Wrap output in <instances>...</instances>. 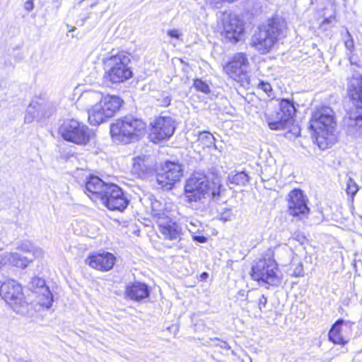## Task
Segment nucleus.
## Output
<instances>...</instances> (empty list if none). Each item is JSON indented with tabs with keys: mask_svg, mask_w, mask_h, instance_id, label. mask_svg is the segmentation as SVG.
I'll return each mask as SVG.
<instances>
[{
	"mask_svg": "<svg viewBox=\"0 0 362 362\" xmlns=\"http://www.w3.org/2000/svg\"><path fill=\"white\" fill-rule=\"evenodd\" d=\"M8 264H11L10 252L0 254V269Z\"/></svg>",
	"mask_w": 362,
	"mask_h": 362,
	"instance_id": "58836bf2",
	"label": "nucleus"
},
{
	"mask_svg": "<svg viewBox=\"0 0 362 362\" xmlns=\"http://www.w3.org/2000/svg\"><path fill=\"white\" fill-rule=\"evenodd\" d=\"M145 127L142 120L127 116L111 125L110 133L115 141L127 144L132 139H137Z\"/></svg>",
	"mask_w": 362,
	"mask_h": 362,
	"instance_id": "39448f33",
	"label": "nucleus"
},
{
	"mask_svg": "<svg viewBox=\"0 0 362 362\" xmlns=\"http://www.w3.org/2000/svg\"><path fill=\"white\" fill-rule=\"evenodd\" d=\"M42 287H47L44 279L38 277H35L32 279L30 288L33 291L34 293H35V291H40Z\"/></svg>",
	"mask_w": 362,
	"mask_h": 362,
	"instance_id": "473e14b6",
	"label": "nucleus"
},
{
	"mask_svg": "<svg viewBox=\"0 0 362 362\" xmlns=\"http://www.w3.org/2000/svg\"><path fill=\"white\" fill-rule=\"evenodd\" d=\"M122 100L115 95H106L103 100L88 110V121L91 125H99L115 115L119 110Z\"/></svg>",
	"mask_w": 362,
	"mask_h": 362,
	"instance_id": "423d86ee",
	"label": "nucleus"
},
{
	"mask_svg": "<svg viewBox=\"0 0 362 362\" xmlns=\"http://www.w3.org/2000/svg\"><path fill=\"white\" fill-rule=\"evenodd\" d=\"M110 185L98 176H91L86 182L85 193L94 202H98L101 200Z\"/></svg>",
	"mask_w": 362,
	"mask_h": 362,
	"instance_id": "aec40b11",
	"label": "nucleus"
},
{
	"mask_svg": "<svg viewBox=\"0 0 362 362\" xmlns=\"http://www.w3.org/2000/svg\"><path fill=\"white\" fill-rule=\"evenodd\" d=\"M295 276H300L303 274V265L301 264H298L294 269L293 274Z\"/></svg>",
	"mask_w": 362,
	"mask_h": 362,
	"instance_id": "c03bdc74",
	"label": "nucleus"
},
{
	"mask_svg": "<svg viewBox=\"0 0 362 362\" xmlns=\"http://www.w3.org/2000/svg\"><path fill=\"white\" fill-rule=\"evenodd\" d=\"M247 300L249 303L257 306L259 312H262L266 308L267 303V297L258 291L249 293L247 296Z\"/></svg>",
	"mask_w": 362,
	"mask_h": 362,
	"instance_id": "cd10ccee",
	"label": "nucleus"
},
{
	"mask_svg": "<svg viewBox=\"0 0 362 362\" xmlns=\"http://www.w3.org/2000/svg\"><path fill=\"white\" fill-rule=\"evenodd\" d=\"M249 61L245 54H235L223 66L224 72L234 81L242 84L249 83Z\"/></svg>",
	"mask_w": 362,
	"mask_h": 362,
	"instance_id": "9b49d317",
	"label": "nucleus"
},
{
	"mask_svg": "<svg viewBox=\"0 0 362 362\" xmlns=\"http://www.w3.org/2000/svg\"><path fill=\"white\" fill-rule=\"evenodd\" d=\"M59 134L64 140L77 145H85L90 140L89 128L74 119L65 120L59 128Z\"/></svg>",
	"mask_w": 362,
	"mask_h": 362,
	"instance_id": "9d476101",
	"label": "nucleus"
},
{
	"mask_svg": "<svg viewBox=\"0 0 362 362\" xmlns=\"http://www.w3.org/2000/svg\"><path fill=\"white\" fill-rule=\"evenodd\" d=\"M46 104L33 100L27 108L25 115V122L31 123L35 118L49 117L45 111Z\"/></svg>",
	"mask_w": 362,
	"mask_h": 362,
	"instance_id": "b1692460",
	"label": "nucleus"
},
{
	"mask_svg": "<svg viewBox=\"0 0 362 362\" xmlns=\"http://www.w3.org/2000/svg\"><path fill=\"white\" fill-rule=\"evenodd\" d=\"M222 187L218 178L210 182L204 174L194 173L185 185L184 202L195 209L199 208L200 204H204L208 197L217 202Z\"/></svg>",
	"mask_w": 362,
	"mask_h": 362,
	"instance_id": "f257e3e1",
	"label": "nucleus"
},
{
	"mask_svg": "<svg viewBox=\"0 0 362 362\" xmlns=\"http://www.w3.org/2000/svg\"><path fill=\"white\" fill-rule=\"evenodd\" d=\"M132 71L130 67H123L122 69H106L103 78L105 81L110 83H123L132 78Z\"/></svg>",
	"mask_w": 362,
	"mask_h": 362,
	"instance_id": "4be33fe9",
	"label": "nucleus"
},
{
	"mask_svg": "<svg viewBox=\"0 0 362 362\" xmlns=\"http://www.w3.org/2000/svg\"><path fill=\"white\" fill-rule=\"evenodd\" d=\"M125 294L129 298L139 301L149 296V289L146 284L136 282L126 287Z\"/></svg>",
	"mask_w": 362,
	"mask_h": 362,
	"instance_id": "5701e85b",
	"label": "nucleus"
},
{
	"mask_svg": "<svg viewBox=\"0 0 362 362\" xmlns=\"http://www.w3.org/2000/svg\"><path fill=\"white\" fill-rule=\"evenodd\" d=\"M159 105L163 107L168 106L171 103V97L168 94H163L160 98L158 99Z\"/></svg>",
	"mask_w": 362,
	"mask_h": 362,
	"instance_id": "ea45409f",
	"label": "nucleus"
},
{
	"mask_svg": "<svg viewBox=\"0 0 362 362\" xmlns=\"http://www.w3.org/2000/svg\"><path fill=\"white\" fill-rule=\"evenodd\" d=\"M30 254L33 255V258H42L44 256V251L41 248L33 245Z\"/></svg>",
	"mask_w": 362,
	"mask_h": 362,
	"instance_id": "a19ab883",
	"label": "nucleus"
},
{
	"mask_svg": "<svg viewBox=\"0 0 362 362\" xmlns=\"http://www.w3.org/2000/svg\"><path fill=\"white\" fill-rule=\"evenodd\" d=\"M296 112L294 102L283 98L279 100L276 110L267 114L266 120L272 130H284L293 124Z\"/></svg>",
	"mask_w": 362,
	"mask_h": 362,
	"instance_id": "0eeeda50",
	"label": "nucleus"
},
{
	"mask_svg": "<svg viewBox=\"0 0 362 362\" xmlns=\"http://www.w3.org/2000/svg\"><path fill=\"white\" fill-rule=\"evenodd\" d=\"M335 126L334 112L330 107H322L313 113L310 128L320 148H327L332 143Z\"/></svg>",
	"mask_w": 362,
	"mask_h": 362,
	"instance_id": "20e7f679",
	"label": "nucleus"
},
{
	"mask_svg": "<svg viewBox=\"0 0 362 362\" xmlns=\"http://www.w3.org/2000/svg\"><path fill=\"white\" fill-rule=\"evenodd\" d=\"M155 170L154 160L149 156H139L133 159L131 173L135 177L147 179L153 175Z\"/></svg>",
	"mask_w": 362,
	"mask_h": 362,
	"instance_id": "dca6fc26",
	"label": "nucleus"
},
{
	"mask_svg": "<svg viewBox=\"0 0 362 362\" xmlns=\"http://www.w3.org/2000/svg\"><path fill=\"white\" fill-rule=\"evenodd\" d=\"M228 180L230 184L245 186L249 182V176L243 171L232 172L228 175Z\"/></svg>",
	"mask_w": 362,
	"mask_h": 362,
	"instance_id": "c756f323",
	"label": "nucleus"
},
{
	"mask_svg": "<svg viewBox=\"0 0 362 362\" xmlns=\"http://www.w3.org/2000/svg\"><path fill=\"white\" fill-rule=\"evenodd\" d=\"M192 238L194 241L200 243H206L207 240V238L204 235H197L195 234H192Z\"/></svg>",
	"mask_w": 362,
	"mask_h": 362,
	"instance_id": "a18cd8bd",
	"label": "nucleus"
},
{
	"mask_svg": "<svg viewBox=\"0 0 362 362\" xmlns=\"http://www.w3.org/2000/svg\"><path fill=\"white\" fill-rule=\"evenodd\" d=\"M0 296L16 313L23 315L27 313L28 303L22 286L15 280L8 279L1 284Z\"/></svg>",
	"mask_w": 362,
	"mask_h": 362,
	"instance_id": "6e6552de",
	"label": "nucleus"
},
{
	"mask_svg": "<svg viewBox=\"0 0 362 362\" xmlns=\"http://www.w3.org/2000/svg\"><path fill=\"white\" fill-rule=\"evenodd\" d=\"M208 276V274H207V273H206V272H204V273H202V277H205V276Z\"/></svg>",
	"mask_w": 362,
	"mask_h": 362,
	"instance_id": "09e8293b",
	"label": "nucleus"
},
{
	"mask_svg": "<svg viewBox=\"0 0 362 362\" xmlns=\"http://www.w3.org/2000/svg\"><path fill=\"white\" fill-rule=\"evenodd\" d=\"M233 214L230 209H226L221 214V219L224 221H228L232 219Z\"/></svg>",
	"mask_w": 362,
	"mask_h": 362,
	"instance_id": "79ce46f5",
	"label": "nucleus"
},
{
	"mask_svg": "<svg viewBox=\"0 0 362 362\" xmlns=\"http://www.w3.org/2000/svg\"><path fill=\"white\" fill-rule=\"evenodd\" d=\"M296 239L303 244V241L305 239L304 236L303 235H298L297 236Z\"/></svg>",
	"mask_w": 362,
	"mask_h": 362,
	"instance_id": "de8ad7c7",
	"label": "nucleus"
},
{
	"mask_svg": "<svg viewBox=\"0 0 362 362\" xmlns=\"http://www.w3.org/2000/svg\"><path fill=\"white\" fill-rule=\"evenodd\" d=\"M344 45L346 49H349V51H352V49L354 48V42L349 31H346L344 37Z\"/></svg>",
	"mask_w": 362,
	"mask_h": 362,
	"instance_id": "4c0bfd02",
	"label": "nucleus"
},
{
	"mask_svg": "<svg viewBox=\"0 0 362 362\" xmlns=\"http://www.w3.org/2000/svg\"><path fill=\"white\" fill-rule=\"evenodd\" d=\"M288 206V213L293 216L304 215L309 211L305 197L300 189H294L289 193Z\"/></svg>",
	"mask_w": 362,
	"mask_h": 362,
	"instance_id": "6ab92c4d",
	"label": "nucleus"
},
{
	"mask_svg": "<svg viewBox=\"0 0 362 362\" xmlns=\"http://www.w3.org/2000/svg\"><path fill=\"white\" fill-rule=\"evenodd\" d=\"M100 202L112 211H122L129 204V200L125 197L124 192L115 184H110Z\"/></svg>",
	"mask_w": 362,
	"mask_h": 362,
	"instance_id": "4468645a",
	"label": "nucleus"
},
{
	"mask_svg": "<svg viewBox=\"0 0 362 362\" xmlns=\"http://www.w3.org/2000/svg\"><path fill=\"white\" fill-rule=\"evenodd\" d=\"M198 140L206 147L215 146V138L210 132H200Z\"/></svg>",
	"mask_w": 362,
	"mask_h": 362,
	"instance_id": "7c9ffc66",
	"label": "nucleus"
},
{
	"mask_svg": "<svg viewBox=\"0 0 362 362\" xmlns=\"http://www.w3.org/2000/svg\"><path fill=\"white\" fill-rule=\"evenodd\" d=\"M186 227L192 235L199 233L203 230L202 223L197 219L187 220Z\"/></svg>",
	"mask_w": 362,
	"mask_h": 362,
	"instance_id": "2f4dec72",
	"label": "nucleus"
},
{
	"mask_svg": "<svg viewBox=\"0 0 362 362\" xmlns=\"http://www.w3.org/2000/svg\"><path fill=\"white\" fill-rule=\"evenodd\" d=\"M252 279L269 286H278L281 277L275 260L269 257L259 259L252 267Z\"/></svg>",
	"mask_w": 362,
	"mask_h": 362,
	"instance_id": "1a4fd4ad",
	"label": "nucleus"
},
{
	"mask_svg": "<svg viewBox=\"0 0 362 362\" xmlns=\"http://www.w3.org/2000/svg\"><path fill=\"white\" fill-rule=\"evenodd\" d=\"M286 34V23L280 17H274L259 28L252 38V46L260 54L269 52L275 43Z\"/></svg>",
	"mask_w": 362,
	"mask_h": 362,
	"instance_id": "7ed1b4c3",
	"label": "nucleus"
},
{
	"mask_svg": "<svg viewBox=\"0 0 362 362\" xmlns=\"http://www.w3.org/2000/svg\"><path fill=\"white\" fill-rule=\"evenodd\" d=\"M85 262L91 268L98 271L110 270L115 264V257L110 252L92 253L86 259Z\"/></svg>",
	"mask_w": 362,
	"mask_h": 362,
	"instance_id": "a211bd4d",
	"label": "nucleus"
},
{
	"mask_svg": "<svg viewBox=\"0 0 362 362\" xmlns=\"http://www.w3.org/2000/svg\"><path fill=\"white\" fill-rule=\"evenodd\" d=\"M11 265L21 269L26 268L33 260L26 256H23L18 252H10Z\"/></svg>",
	"mask_w": 362,
	"mask_h": 362,
	"instance_id": "c85d7f7f",
	"label": "nucleus"
},
{
	"mask_svg": "<svg viewBox=\"0 0 362 362\" xmlns=\"http://www.w3.org/2000/svg\"><path fill=\"white\" fill-rule=\"evenodd\" d=\"M104 97L103 93L99 91L92 90H86L82 93L78 100V103L80 105L91 107L95 104L103 100Z\"/></svg>",
	"mask_w": 362,
	"mask_h": 362,
	"instance_id": "a878e982",
	"label": "nucleus"
},
{
	"mask_svg": "<svg viewBox=\"0 0 362 362\" xmlns=\"http://www.w3.org/2000/svg\"><path fill=\"white\" fill-rule=\"evenodd\" d=\"M194 86L197 90L207 94L210 93L209 85L201 79H196L194 81Z\"/></svg>",
	"mask_w": 362,
	"mask_h": 362,
	"instance_id": "72a5a7b5",
	"label": "nucleus"
},
{
	"mask_svg": "<svg viewBox=\"0 0 362 362\" xmlns=\"http://www.w3.org/2000/svg\"><path fill=\"white\" fill-rule=\"evenodd\" d=\"M36 300L38 304L46 308H49L53 303V295L48 287H42L40 291H35Z\"/></svg>",
	"mask_w": 362,
	"mask_h": 362,
	"instance_id": "bb28decb",
	"label": "nucleus"
},
{
	"mask_svg": "<svg viewBox=\"0 0 362 362\" xmlns=\"http://www.w3.org/2000/svg\"><path fill=\"white\" fill-rule=\"evenodd\" d=\"M153 218L156 220L159 231L164 239L177 241L180 239L181 228L164 211H156L153 209Z\"/></svg>",
	"mask_w": 362,
	"mask_h": 362,
	"instance_id": "f8f14e48",
	"label": "nucleus"
},
{
	"mask_svg": "<svg viewBox=\"0 0 362 362\" xmlns=\"http://www.w3.org/2000/svg\"><path fill=\"white\" fill-rule=\"evenodd\" d=\"M167 34L170 37L175 39H179L180 37L182 35V33L180 32V30L177 29L169 30H168Z\"/></svg>",
	"mask_w": 362,
	"mask_h": 362,
	"instance_id": "37998d69",
	"label": "nucleus"
},
{
	"mask_svg": "<svg viewBox=\"0 0 362 362\" xmlns=\"http://www.w3.org/2000/svg\"><path fill=\"white\" fill-rule=\"evenodd\" d=\"M151 139L153 143H158L170 138L174 133L175 127L170 117H159L151 122Z\"/></svg>",
	"mask_w": 362,
	"mask_h": 362,
	"instance_id": "ddd939ff",
	"label": "nucleus"
},
{
	"mask_svg": "<svg viewBox=\"0 0 362 362\" xmlns=\"http://www.w3.org/2000/svg\"><path fill=\"white\" fill-rule=\"evenodd\" d=\"M258 88L262 90L269 97H274L273 89L270 83L260 81L257 85Z\"/></svg>",
	"mask_w": 362,
	"mask_h": 362,
	"instance_id": "c9c22d12",
	"label": "nucleus"
},
{
	"mask_svg": "<svg viewBox=\"0 0 362 362\" xmlns=\"http://www.w3.org/2000/svg\"><path fill=\"white\" fill-rule=\"evenodd\" d=\"M358 187L354 180L349 177L346 182V192L352 196L355 195L358 192Z\"/></svg>",
	"mask_w": 362,
	"mask_h": 362,
	"instance_id": "f704fd0d",
	"label": "nucleus"
},
{
	"mask_svg": "<svg viewBox=\"0 0 362 362\" xmlns=\"http://www.w3.org/2000/svg\"><path fill=\"white\" fill-rule=\"evenodd\" d=\"M182 176V170L179 164L166 162L163 172L157 175V182L161 187L171 188Z\"/></svg>",
	"mask_w": 362,
	"mask_h": 362,
	"instance_id": "2eb2a0df",
	"label": "nucleus"
},
{
	"mask_svg": "<svg viewBox=\"0 0 362 362\" xmlns=\"http://www.w3.org/2000/svg\"><path fill=\"white\" fill-rule=\"evenodd\" d=\"M33 245L31 242L25 240L23 241L17 247V250L21 252L29 253L31 252Z\"/></svg>",
	"mask_w": 362,
	"mask_h": 362,
	"instance_id": "e433bc0d",
	"label": "nucleus"
},
{
	"mask_svg": "<svg viewBox=\"0 0 362 362\" xmlns=\"http://www.w3.org/2000/svg\"><path fill=\"white\" fill-rule=\"evenodd\" d=\"M353 324L350 321H345L342 319L337 320L329 332V340L334 344H346L347 341L344 339L341 334V326L345 325L347 327H351Z\"/></svg>",
	"mask_w": 362,
	"mask_h": 362,
	"instance_id": "393cba45",
	"label": "nucleus"
},
{
	"mask_svg": "<svg viewBox=\"0 0 362 362\" xmlns=\"http://www.w3.org/2000/svg\"><path fill=\"white\" fill-rule=\"evenodd\" d=\"M347 90L354 107L344 118V129L349 135L359 138L362 136V75L350 78Z\"/></svg>",
	"mask_w": 362,
	"mask_h": 362,
	"instance_id": "f03ea898",
	"label": "nucleus"
},
{
	"mask_svg": "<svg viewBox=\"0 0 362 362\" xmlns=\"http://www.w3.org/2000/svg\"><path fill=\"white\" fill-rule=\"evenodd\" d=\"M130 54L126 52H115L112 50L109 55L103 59L105 70L129 67Z\"/></svg>",
	"mask_w": 362,
	"mask_h": 362,
	"instance_id": "412c9836",
	"label": "nucleus"
},
{
	"mask_svg": "<svg viewBox=\"0 0 362 362\" xmlns=\"http://www.w3.org/2000/svg\"><path fill=\"white\" fill-rule=\"evenodd\" d=\"M223 33L230 42L235 43L243 33V23L235 15H228L223 19Z\"/></svg>",
	"mask_w": 362,
	"mask_h": 362,
	"instance_id": "f3484780",
	"label": "nucleus"
},
{
	"mask_svg": "<svg viewBox=\"0 0 362 362\" xmlns=\"http://www.w3.org/2000/svg\"><path fill=\"white\" fill-rule=\"evenodd\" d=\"M24 8L28 11H30L34 8L33 0H27L24 4Z\"/></svg>",
	"mask_w": 362,
	"mask_h": 362,
	"instance_id": "49530a36",
	"label": "nucleus"
}]
</instances>
